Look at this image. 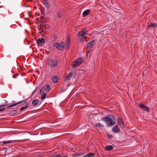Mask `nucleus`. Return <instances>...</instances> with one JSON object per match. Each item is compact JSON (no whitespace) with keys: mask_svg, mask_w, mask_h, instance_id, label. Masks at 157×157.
Returning a JSON list of instances; mask_svg holds the SVG:
<instances>
[{"mask_svg":"<svg viewBox=\"0 0 157 157\" xmlns=\"http://www.w3.org/2000/svg\"><path fill=\"white\" fill-rule=\"evenodd\" d=\"M112 117H113L112 115H109L106 117L102 118V120L105 121L107 123L108 126L110 127L115 124V123L113 122Z\"/></svg>","mask_w":157,"mask_h":157,"instance_id":"nucleus-1","label":"nucleus"},{"mask_svg":"<svg viewBox=\"0 0 157 157\" xmlns=\"http://www.w3.org/2000/svg\"><path fill=\"white\" fill-rule=\"evenodd\" d=\"M48 64L51 67H56L58 65V62L55 59H47Z\"/></svg>","mask_w":157,"mask_h":157,"instance_id":"nucleus-2","label":"nucleus"},{"mask_svg":"<svg viewBox=\"0 0 157 157\" xmlns=\"http://www.w3.org/2000/svg\"><path fill=\"white\" fill-rule=\"evenodd\" d=\"M84 60L82 58H80L77 59L73 62L72 67L73 68H75L77 67L80 65L83 61Z\"/></svg>","mask_w":157,"mask_h":157,"instance_id":"nucleus-3","label":"nucleus"},{"mask_svg":"<svg viewBox=\"0 0 157 157\" xmlns=\"http://www.w3.org/2000/svg\"><path fill=\"white\" fill-rule=\"evenodd\" d=\"M54 45L58 50H63L65 47V46L63 45H62L60 44L57 42L55 43L54 44Z\"/></svg>","mask_w":157,"mask_h":157,"instance_id":"nucleus-4","label":"nucleus"},{"mask_svg":"<svg viewBox=\"0 0 157 157\" xmlns=\"http://www.w3.org/2000/svg\"><path fill=\"white\" fill-rule=\"evenodd\" d=\"M22 102H19L17 103H13L12 104H8L7 101H5V102L4 104H6V106H7V108H9L10 107L14 106L15 105H17L21 103Z\"/></svg>","mask_w":157,"mask_h":157,"instance_id":"nucleus-5","label":"nucleus"},{"mask_svg":"<svg viewBox=\"0 0 157 157\" xmlns=\"http://www.w3.org/2000/svg\"><path fill=\"white\" fill-rule=\"evenodd\" d=\"M139 106L143 110H145L147 112L149 111V108L144 105L142 104H140L139 105Z\"/></svg>","mask_w":157,"mask_h":157,"instance_id":"nucleus-6","label":"nucleus"},{"mask_svg":"<svg viewBox=\"0 0 157 157\" xmlns=\"http://www.w3.org/2000/svg\"><path fill=\"white\" fill-rule=\"evenodd\" d=\"M117 121L120 127L121 128H123L124 126V124L123 122L122 118L120 117H119L117 118Z\"/></svg>","mask_w":157,"mask_h":157,"instance_id":"nucleus-7","label":"nucleus"},{"mask_svg":"<svg viewBox=\"0 0 157 157\" xmlns=\"http://www.w3.org/2000/svg\"><path fill=\"white\" fill-rule=\"evenodd\" d=\"M112 131L114 133H118L120 131V128L117 125L114 126L112 128Z\"/></svg>","mask_w":157,"mask_h":157,"instance_id":"nucleus-8","label":"nucleus"},{"mask_svg":"<svg viewBox=\"0 0 157 157\" xmlns=\"http://www.w3.org/2000/svg\"><path fill=\"white\" fill-rule=\"evenodd\" d=\"M95 40H94L89 42L87 44V47L89 49H91L93 48L94 47V44L95 43Z\"/></svg>","mask_w":157,"mask_h":157,"instance_id":"nucleus-9","label":"nucleus"},{"mask_svg":"<svg viewBox=\"0 0 157 157\" xmlns=\"http://www.w3.org/2000/svg\"><path fill=\"white\" fill-rule=\"evenodd\" d=\"M87 32V31L86 30L84 29L78 33V36L80 37L81 36L82 37H84Z\"/></svg>","mask_w":157,"mask_h":157,"instance_id":"nucleus-10","label":"nucleus"},{"mask_svg":"<svg viewBox=\"0 0 157 157\" xmlns=\"http://www.w3.org/2000/svg\"><path fill=\"white\" fill-rule=\"evenodd\" d=\"M45 40L44 38H42L41 39H39L36 41L38 45L42 43H44Z\"/></svg>","mask_w":157,"mask_h":157,"instance_id":"nucleus-11","label":"nucleus"},{"mask_svg":"<svg viewBox=\"0 0 157 157\" xmlns=\"http://www.w3.org/2000/svg\"><path fill=\"white\" fill-rule=\"evenodd\" d=\"M58 78L59 77L58 76L56 75H54L52 78L53 82L54 83L57 82Z\"/></svg>","mask_w":157,"mask_h":157,"instance_id":"nucleus-12","label":"nucleus"},{"mask_svg":"<svg viewBox=\"0 0 157 157\" xmlns=\"http://www.w3.org/2000/svg\"><path fill=\"white\" fill-rule=\"evenodd\" d=\"M95 155V154L94 153H91L84 155L83 157H94Z\"/></svg>","mask_w":157,"mask_h":157,"instance_id":"nucleus-13","label":"nucleus"},{"mask_svg":"<svg viewBox=\"0 0 157 157\" xmlns=\"http://www.w3.org/2000/svg\"><path fill=\"white\" fill-rule=\"evenodd\" d=\"M157 25L156 23H151L150 25L148 26V28L149 29L150 27L156 28Z\"/></svg>","mask_w":157,"mask_h":157,"instance_id":"nucleus-14","label":"nucleus"},{"mask_svg":"<svg viewBox=\"0 0 157 157\" xmlns=\"http://www.w3.org/2000/svg\"><path fill=\"white\" fill-rule=\"evenodd\" d=\"M113 148V147L112 145H108L105 147V149L107 151H109Z\"/></svg>","mask_w":157,"mask_h":157,"instance_id":"nucleus-15","label":"nucleus"},{"mask_svg":"<svg viewBox=\"0 0 157 157\" xmlns=\"http://www.w3.org/2000/svg\"><path fill=\"white\" fill-rule=\"evenodd\" d=\"M90 10H85L83 13V17H85L87 15H88L90 13Z\"/></svg>","mask_w":157,"mask_h":157,"instance_id":"nucleus-16","label":"nucleus"},{"mask_svg":"<svg viewBox=\"0 0 157 157\" xmlns=\"http://www.w3.org/2000/svg\"><path fill=\"white\" fill-rule=\"evenodd\" d=\"M39 100L38 99L34 100L32 102V104L34 106H35L37 105L38 103Z\"/></svg>","mask_w":157,"mask_h":157,"instance_id":"nucleus-17","label":"nucleus"},{"mask_svg":"<svg viewBox=\"0 0 157 157\" xmlns=\"http://www.w3.org/2000/svg\"><path fill=\"white\" fill-rule=\"evenodd\" d=\"M62 12V10H61L60 11H59L57 13V16L59 18H61L62 17V15L63 13V12Z\"/></svg>","mask_w":157,"mask_h":157,"instance_id":"nucleus-18","label":"nucleus"},{"mask_svg":"<svg viewBox=\"0 0 157 157\" xmlns=\"http://www.w3.org/2000/svg\"><path fill=\"white\" fill-rule=\"evenodd\" d=\"M73 75V74L72 72H71L70 73L68 74L67 76L66 77V79H67V80H70L71 79L70 77H72Z\"/></svg>","mask_w":157,"mask_h":157,"instance_id":"nucleus-19","label":"nucleus"},{"mask_svg":"<svg viewBox=\"0 0 157 157\" xmlns=\"http://www.w3.org/2000/svg\"><path fill=\"white\" fill-rule=\"evenodd\" d=\"M45 16V14H44L43 16H41L40 17L41 19V23H42V24H44V22H46L45 19L44 18Z\"/></svg>","mask_w":157,"mask_h":157,"instance_id":"nucleus-20","label":"nucleus"},{"mask_svg":"<svg viewBox=\"0 0 157 157\" xmlns=\"http://www.w3.org/2000/svg\"><path fill=\"white\" fill-rule=\"evenodd\" d=\"M95 126L97 127H98L99 128H101V127H103L104 125L102 124H101L100 123H97L95 124Z\"/></svg>","mask_w":157,"mask_h":157,"instance_id":"nucleus-21","label":"nucleus"},{"mask_svg":"<svg viewBox=\"0 0 157 157\" xmlns=\"http://www.w3.org/2000/svg\"><path fill=\"white\" fill-rule=\"evenodd\" d=\"M83 153H81L80 154L79 153H76L72 154V156L73 157H76L77 156H79L80 155H83Z\"/></svg>","mask_w":157,"mask_h":157,"instance_id":"nucleus-22","label":"nucleus"},{"mask_svg":"<svg viewBox=\"0 0 157 157\" xmlns=\"http://www.w3.org/2000/svg\"><path fill=\"white\" fill-rule=\"evenodd\" d=\"M44 88L47 91H49L50 90V87L49 85L48 84H47Z\"/></svg>","mask_w":157,"mask_h":157,"instance_id":"nucleus-23","label":"nucleus"},{"mask_svg":"<svg viewBox=\"0 0 157 157\" xmlns=\"http://www.w3.org/2000/svg\"><path fill=\"white\" fill-rule=\"evenodd\" d=\"M14 142H15L11 140V141H3L2 142V143L3 144H6L8 143H13Z\"/></svg>","mask_w":157,"mask_h":157,"instance_id":"nucleus-24","label":"nucleus"},{"mask_svg":"<svg viewBox=\"0 0 157 157\" xmlns=\"http://www.w3.org/2000/svg\"><path fill=\"white\" fill-rule=\"evenodd\" d=\"M46 24H45L44 25V28H42V29L41 31L40 32V33H44V31H45V30L46 29Z\"/></svg>","mask_w":157,"mask_h":157,"instance_id":"nucleus-25","label":"nucleus"},{"mask_svg":"<svg viewBox=\"0 0 157 157\" xmlns=\"http://www.w3.org/2000/svg\"><path fill=\"white\" fill-rule=\"evenodd\" d=\"M47 95V94H42V97H41V99L42 100L45 99Z\"/></svg>","mask_w":157,"mask_h":157,"instance_id":"nucleus-26","label":"nucleus"},{"mask_svg":"<svg viewBox=\"0 0 157 157\" xmlns=\"http://www.w3.org/2000/svg\"><path fill=\"white\" fill-rule=\"evenodd\" d=\"M44 1V2L46 4V6L48 7V8L49 6V5L48 4V0H45Z\"/></svg>","mask_w":157,"mask_h":157,"instance_id":"nucleus-27","label":"nucleus"},{"mask_svg":"<svg viewBox=\"0 0 157 157\" xmlns=\"http://www.w3.org/2000/svg\"><path fill=\"white\" fill-rule=\"evenodd\" d=\"M27 13H28V14H29V15L32 18H34V16H33V15H31V12H30L28 10V11H27Z\"/></svg>","mask_w":157,"mask_h":157,"instance_id":"nucleus-28","label":"nucleus"},{"mask_svg":"<svg viewBox=\"0 0 157 157\" xmlns=\"http://www.w3.org/2000/svg\"><path fill=\"white\" fill-rule=\"evenodd\" d=\"M29 106V104H26V106L24 107H22L20 109V111H22L23 110L26 109L27 107Z\"/></svg>","mask_w":157,"mask_h":157,"instance_id":"nucleus-29","label":"nucleus"},{"mask_svg":"<svg viewBox=\"0 0 157 157\" xmlns=\"http://www.w3.org/2000/svg\"><path fill=\"white\" fill-rule=\"evenodd\" d=\"M45 90L44 88H41L40 90V94H43V93L44 92Z\"/></svg>","mask_w":157,"mask_h":157,"instance_id":"nucleus-30","label":"nucleus"},{"mask_svg":"<svg viewBox=\"0 0 157 157\" xmlns=\"http://www.w3.org/2000/svg\"><path fill=\"white\" fill-rule=\"evenodd\" d=\"M17 112H18L16 110H12L10 112V113H12L14 114L17 113Z\"/></svg>","mask_w":157,"mask_h":157,"instance_id":"nucleus-31","label":"nucleus"},{"mask_svg":"<svg viewBox=\"0 0 157 157\" xmlns=\"http://www.w3.org/2000/svg\"><path fill=\"white\" fill-rule=\"evenodd\" d=\"M65 88L64 87H63L61 88V90H60V92H63L65 91Z\"/></svg>","mask_w":157,"mask_h":157,"instance_id":"nucleus-32","label":"nucleus"},{"mask_svg":"<svg viewBox=\"0 0 157 157\" xmlns=\"http://www.w3.org/2000/svg\"><path fill=\"white\" fill-rule=\"evenodd\" d=\"M107 136L110 139H112L113 137V135L110 134H108Z\"/></svg>","mask_w":157,"mask_h":157,"instance_id":"nucleus-33","label":"nucleus"},{"mask_svg":"<svg viewBox=\"0 0 157 157\" xmlns=\"http://www.w3.org/2000/svg\"><path fill=\"white\" fill-rule=\"evenodd\" d=\"M87 36H86L85 37H83V38H82V41H85L86 39L87 38Z\"/></svg>","mask_w":157,"mask_h":157,"instance_id":"nucleus-34","label":"nucleus"},{"mask_svg":"<svg viewBox=\"0 0 157 157\" xmlns=\"http://www.w3.org/2000/svg\"><path fill=\"white\" fill-rule=\"evenodd\" d=\"M53 157H62V155L60 154H58L55 156H54Z\"/></svg>","mask_w":157,"mask_h":157,"instance_id":"nucleus-35","label":"nucleus"},{"mask_svg":"<svg viewBox=\"0 0 157 157\" xmlns=\"http://www.w3.org/2000/svg\"><path fill=\"white\" fill-rule=\"evenodd\" d=\"M66 40L67 41V43L68 44H69V43H70V39H69V37H67V38H66Z\"/></svg>","mask_w":157,"mask_h":157,"instance_id":"nucleus-36","label":"nucleus"},{"mask_svg":"<svg viewBox=\"0 0 157 157\" xmlns=\"http://www.w3.org/2000/svg\"><path fill=\"white\" fill-rule=\"evenodd\" d=\"M91 51V50H90V49H89L87 52L86 53V55H88Z\"/></svg>","mask_w":157,"mask_h":157,"instance_id":"nucleus-37","label":"nucleus"},{"mask_svg":"<svg viewBox=\"0 0 157 157\" xmlns=\"http://www.w3.org/2000/svg\"><path fill=\"white\" fill-rule=\"evenodd\" d=\"M44 24L43 23L42 24H40V27H41V28H42L44 27Z\"/></svg>","mask_w":157,"mask_h":157,"instance_id":"nucleus-38","label":"nucleus"},{"mask_svg":"<svg viewBox=\"0 0 157 157\" xmlns=\"http://www.w3.org/2000/svg\"><path fill=\"white\" fill-rule=\"evenodd\" d=\"M6 106V104H3L2 105H0V108L3 107H4V106Z\"/></svg>","mask_w":157,"mask_h":157,"instance_id":"nucleus-39","label":"nucleus"},{"mask_svg":"<svg viewBox=\"0 0 157 157\" xmlns=\"http://www.w3.org/2000/svg\"><path fill=\"white\" fill-rule=\"evenodd\" d=\"M5 108L0 109V112L4 111L5 110Z\"/></svg>","mask_w":157,"mask_h":157,"instance_id":"nucleus-40","label":"nucleus"},{"mask_svg":"<svg viewBox=\"0 0 157 157\" xmlns=\"http://www.w3.org/2000/svg\"><path fill=\"white\" fill-rule=\"evenodd\" d=\"M37 88H36V89L33 91V93H32V95H33L35 93L36 90H37Z\"/></svg>","mask_w":157,"mask_h":157,"instance_id":"nucleus-41","label":"nucleus"},{"mask_svg":"<svg viewBox=\"0 0 157 157\" xmlns=\"http://www.w3.org/2000/svg\"><path fill=\"white\" fill-rule=\"evenodd\" d=\"M26 104H28V103H27L26 102H25V103H23V105H25V106H26Z\"/></svg>","mask_w":157,"mask_h":157,"instance_id":"nucleus-42","label":"nucleus"},{"mask_svg":"<svg viewBox=\"0 0 157 157\" xmlns=\"http://www.w3.org/2000/svg\"><path fill=\"white\" fill-rule=\"evenodd\" d=\"M44 10H40V11L41 13V14L43 15L44 14Z\"/></svg>","mask_w":157,"mask_h":157,"instance_id":"nucleus-43","label":"nucleus"},{"mask_svg":"<svg viewBox=\"0 0 157 157\" xmlns=\"http://www.w3.org/2000/svg\"><path fill=\"white\" fill-rule=\"evenodd\" d=\"M62 45H64V43L63 42H61L60 43Z\"/></svg>","mask_w":157,"mask_h":157,"instance_id":"nucleus-44","label":"nucleus"},{"mask_svg":"<svg viewBox=\"0 0 157 157\" xmlns=\"http://www.w3.org/2000/svg\"><path fill=\"white\" fill-rule=\"evenodd\" d=\"M16 75H14L13 77V78H16Z\"/></svg>","mask_w":157,"mask_h":157,"instance_id":"nucleus-45","label":"nucleus"},{"mask_svg":"<svg viewBox=\"0 0 157 157\" xmlns=\"http://www.w3.org/2000/svg\"><path fill=\"white\" fill-rule=\"evenodd\" d=\"M42 28H41V27H40V28H39V29H39V30H41V29Z\"/></svg>","mask_w":157,"mask_h":157,"instance_id":"nucleus-46","label":"nucleus"},{"mask_svg":"<svg viewBox=\"0 0 157 157\" xmlns=\"http://www.w3.org/2000/svg\"><path fill=\"white\" fill-rule=\"evenodd\" d=\"M56 35H54V37H56Z\"/></svg>","mask_w":157,"mask_h":157,"instance_id":"nucleus-47","label":"nucleus"},{"mask_svg":"<svg viewBox=\"0 0 157 157\" xmlns=\"http://www.w3.org/2000/svg\"><path fill=\"white\" fill-rule=\"evenodd\" d=\"M37 20H39V18H37Z\"/></svg>","mask_w":157,"mask_h":157,"instance_id":"nucleus-48","label":"nucleus"},{"mask_svg":"<svg viewBox=\"0 0 157 157\" xmlns=\"http://www.w3.org/2000/svg\"><path fill=\"white\" fill-rule=\"evenodd\" d=\"M23 101H21L22 102Z\"/></svg>","mask_w":157,"mask_h":157,"instance_id":"nucleus-49","label":"nucleus"}]
</instances>
